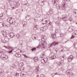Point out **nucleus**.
Segmentation results:
<instances>
[{
    "label": "nucleus",
    "instance_id": "obj_42",
    "mask_svg": "<svg viewBox=\"0 0 77 77\" xmlns=\"http://www.w3.org/2000/svg\"><path fill=\"white\" fill-rule=\"evenodd\" d=\"M23 54V56H24L25 57H26V58H29V57L27 56H26V54Z\"/></svg>",
    "mask_w": 77,
    "mask_h": 77
},
{
    "label": "nucleus",
    "instance_id": "obj_17",
    "mask_svg": "<svg viewBox=\"0 0 77 77\" xmlns=\"http://www.w3.org/2000/svg\"><path fill=\"white\" fill-rule=\"evenodd\" d=\"M73 14L74 16L75 17L77 15V10H74L73 11Z\"/></svg>",
    "mask_w": 77,
    "mask_h": 77
},
{
    "label": "nucleus",
    "instance_id": "obj_5",
    "mask_svg": "<svg viewBox=\"0 0 77 77\" xmlns=\"http://www.w3.org/2000/svg\"><path fill=\"white\" fill-rule=\"evenodd\" d=\"M46 45H47V42H45V43H39V47H42V50L45 49Z\"/></svg>",
    "mask_w": 77,
    "mask_h": 77
},
{
    "label": "nucleus",
    "instance_id": "obj_34",
    "mask_svg": "<svg viewBox=\"0 0 77 77\" xmlns=\"http://www.w3.org/2000/svg\"><path fill=\"white\" fill-rule=\"evenodd\" d=\"M23 65L24 64L23 63L21 62L19 64V66L20 67L23 66Z\"/></svg>",
    "mask_w": 77,
    "mask_h": 77
},
{
    "label": "nucleus",
    "instance_id": "obj_8",
    "mask_svg": "<svg viewBox=\"0 0 77 77\" xmlns=\"http://www.w3.org/2000/svg\"><path fill=\"white\" fill-rule=\"evenodd\" d=\"M58 44V42H54L51 44H49V47L50 48V47H53V45H57Z\"/></svg>",
    "mask_w": 77,
    "mask_h": 77
},
{
    "label": "nucleus",
    "instance_id": "obj_22",
    "mask_svg": "<svg viewBox=\"0 0 77 77\" xmlns=\"http://www.w3.org/2000/svg\"><path fill=\"white\" fill-rule=\"evenodd\" d=\"M56 58V55H54L52 56L51 57H50V59H51V60L52 59H54Z\"/></svg>",
    "mask_w": 77,
    "mask_h": 77
},
{
    "label": "nucleus",
    "instance_id": "obj_32",
    "mask_svg": "<svg viewBox=\"0 0 77 77\" xmlns=\"http://www.w3.org/2000/svg\"><path fill=\"white\" fill-rule=\"evenodd\" d=\"M15 56L16 57H21V54L17 53L16 54Z\"/></svg>",
    "mask_w": 77,
    "mask_h": 77
},
{
    "label": "nucleus",
    "instance_id": "obj_37",
    "mask_svg": "<svg viewBox=\"0 0 77 77\" xmlns=\"http://www.w3.org/2000/svg\"><path fill=\"white\" fill-rule=\"evenodd\" d=\"M5 27H7L8 28H9V27L10 26V25L9 24H5Z\"/></svg>",
    "mask_w": 77,
    "mask_h": 77
},
{
    "label": "nucleus",
    "instance_id": "obj_55",
    "mask_svg": "<svg viewBox=\"0 0 77 77\" xmlns=\"http://www.w3.org/2000/svg\"><path fill=\"white\" fill-rule=\"evenodd\" d=\"M58 51V50L57 49H56L55 50V54H56V53H57V51Z\"/></svg>",
    "mask_w": 77,
    "mask_h": 77
},
{
    "label": "nucleus",
    "instance_id": "obj_12",
    "mask_svg": "<svg viewBox=\"0 0 77 77\" xmlns=\"http://www.w3.org/2000/svg\"><path fill=\"white\" fill-rule=\"evenodd\" d=\"M65 55H64L63 57H61L59 59L60 61L63 62V59L65 58Z\"/></svg>",
    "mask_w": 77,
    "mask_h": 77
},
{
    "label": "nucleus",
    "instance_id": "obj_35",
    "mask_svg": "<svg viewBox=\"0 0 77 77\" xmlns=\"http://www.w3.org/2000/svg\"><path fill=\"white\" fill-rule=\"evenodd\" d=\"M49 12L51 14H52L53 13V10L52 9H51L49 11Z\"/></svg>",
    "mask_w": 77,
    "mask_h": 77
},
{
    "label": "nucleus",
    "instance_id": "obj_20",
    "mask_svg": "<svg viewBox=\"0 0 77 77\" xmlns=\"http://www.w3.org/2000/svg\"><path fill=\"white\" fill-rule=\"evenodd\" d=\"M4 40L5 41V42H8L9 41V38L6 36H5L4 38Z\"/></svg>",
    "mask_w": 77,
    "mask_h": 77
},
{
    "label": "nucleus",
    "instance_id": "obj_24",
    "mask_svg": "<svg viewBox=\"0 0 77 77\" xmlns=\"http://www.w3.org/2000/svg\"><path fill=\"white\" fill-rule=\"evenodd\" d=\"M4 72V70L3 69H0V75L3 74Z\"/></svg>",
    "mask_w": 77,
    "mask_h": 77
},
{
    "label": "nucleus",
    "instance_id": "obj_33",
    "mask_svg": "<svg viewBox=\"0 0 77 77\" xmlns=\"http://www.w3.org/2000/svg\"><path fill=\"white\" fill-rule=\"evenodd\" d=\"M22 24L23 26L25 27L27 25V22H26L23 21L22 22Z\"/></svg>",
    "mask_w": 77,
    "mask_h": 77
},
{
    "label": "nucleus",
    "instance_id": "obj_29",
    "mask_svg": "<svg viewBox=\"0 0 77 77\" xmlns=\"http://www.w3.org/2000/svg\"><path fill=\"white\" fill-rule=\"evenodd\" d=\"M52 37L53 38V39H55V38H56V34H52Z\"/></svg>",
    "mask_w": 77,
    "mask_h": 77
},
{
    "label": "nucleus",
    "instance_id": "obj_21",
    "mask_svg": "<svg viewBox=\"0 0 77 77\" xmlns=\"http://www.w3.org/2000/svg\"><path fill=\"white\" fill-rule=\"evenodd\" d=\"M4 47L5 48H7V49H12L13 48L12 47H10L9 46H4Z\"/></svg>",
    "mask_w": 77,
    "mask_h": 77
},
{
    "label": "nucleus",
    "instance_id": "obj_13",
    "mask_svg": "<svg viewBox=\"0 0 77 77\" xmlns=\"http://www.w3.org/2000/svg\"><path fill=\"white\" fill-rule=\"evenodd\" d=\"M18 6L17 5H14V6H11V10H13V9H14L15 8H18Z\"/></svg>",
    "mask_w": 77,
    "mask_h": 77
},
{
    "label": "nucleus",
    "instance_id": "obj_61",
    "mask_svg": "<svg viewBox=\"0 0 77 77\" xmlns=\"http://www.w3.org/2000/svg\"><path fill=\"white\" fill-rule=\"evenodd\" d=\"M42 3H43V4H44V1H42Z\"/></svg>",
    "mask_w": 77,
    "mask_h": 77
},
{
    "label": "nucleus",
    "instance_id": "obj_54",
    "mask_svg": "<svg viewBox=\"0 0 77 77\" xmlns=\"http://www.w3.org/2000/svg\"><path fill=\"white\" fill-rule=\"evenodd\" d=\"M74 32H75V33H74L75 35H76V33H77V30H75V31H74Z\"/></svg>",
    "mask_w": 77,
    "mask_h": 77
},
{
    "label": "nucleus",
    "instance_id": "obj_56",
    "mask_svg": "<svg viewBox=\"0 0 77 77\" xmlns=\"http://www.w3.org/2000/svg\"><path fill=\"white\" fill-rule=\"evenodd\" d=\"M55 63H56V64L58 63V61H55Z\"/></svg>",
    "mask_w": 77,
    "mask_h": 77
},
{
    "label": "nucleus",
    "instance_id": "obj_28",
    "mask_svg": "<svg viewBox=\"0 0 77 77\" xmlns=\"http://www.w3.org/2000/svg\"><path fill=\"white\" fill-rule=\"evenodd\" d=\"M44 56H45V53L43 52V53H42L41 54V58H43Z\"/></svg>",
    "mask_w": 77,
    "mask_h": 77
},
{
    "label": "nucleus",
    "instance_id": "obj_58",
    "mask_svg": "<svg viewBox=\"0 0 77 77\" xmlns=\"http://www.w3.org/2000/svg\"><path fill=\"white\" fill-rule=\"evenodd\" d=\"M60 49H61V50H62L61 51H63V48H61Z\"/></svg>",
    "mask_w": 77,
    "mask_h": 77
},
{
    "label": "nucleus",
    "instance_id": "obj_53",
    "mask_svg": "<svg viewBox=\"0 0 77 77\" xmlns=\"http://www.w3.org/2000/svg\"><path fill=\"white\" fill-rule=\"evenodd\" d=\"M47 15H51V14H50V13L49 11V12H48L47 13Z\"/></svg>",
    "mask_w": 77,
    "mask_h": 77
},
{
    "label": "nucleus",
    "instance_id": "obj_63",
    "mask_svg": "<svg viewBox=\"0 0 77 77\" xmlns=\"http://www.w3.org/2000/svg\"><path fill=\"white\" fill-rule=\"evenodd\" d=\"M19 69H20V71H22V70H21V68H19Z\"/></svg>",
    "mask_w": 77,
    "mask_h": 77
},
{
    "label": "nucleus",
    "instance_id": "obj_44",
    "mask_svg": "<svg viewBox=\"0 0 77 77\" xmlns=\"http://www.w3.org/2000/svg\"><path fill=\"white\" fill-rule=\"evenodd\" d=\"M64 36V34L62 33H61L60 34V36L61 37H62V36Z\"/></svg>",
    "mask_w": 77,
    "mask_h": 77
},
{
    "label": "nucleus",
    "instance_id": "obj_60",
    "mask_svg": "<svg viewBox=\"0 0 77 77\" xmlns=\"http://www.w3.org/2000/svg\"><path fill=\"white\" fill-rule=\"evenodd\" d=\"M65 2H66V1H67V2H69V1H70V0H64Z\"/></svg>",
    "mask_w": 77,
    "mask_h": 77
},
{
    "label": "nucleus",
    "instance_id": "obj_48",
    "mask_svg": "<svg viewBox=\"0 0 77 77\" xmlns=\"http://www.w3.org/2000/svg\"><path fill=\"white\" fill-rule=\"evenodd\" d=\"M42 29H43V30H46V29H45V28H44V27H41L40 28V30H42Z\"/></svg>",
    "mask_w": 77,
    "mask_h": 77
},
{
    "label": "nucleus",
    "instance_id": "obj_31",
    "mask_svg": "<svg viewBox=\"0 0 77 77\" xmlns=\"http://www.w3.org/2000/svg\"><path fill=\"white\" fill-rule=\"evenodd\" d=\"M73 46L74 47V48H77V42H75L74 45H73Z\"/></svg>",
    "mask_w": 77,
    "mask_h": 77
},
{
    "label": "nucleus",
    "instance_id": "obj_4",
    "mask_svg": "<svg viewBox=\"0 0 77 77\" xmlns=\"http://www.w3.org/2000/svg\"><path fill=\"white\" fill-rule=\"evenodd\" d=\"M7 21L8 23H9L10 24H15V19L12 17L8 18L7 20Z\"/></svg>",
    "mask_w": 77,
    "mask_h": 77
},
{
    "label": "nucleus",
    "instance_id": "obj_7",
    "mask_svg": "<svg viewBox=\"0 0 77 77\" xmlns=\"http://www.w3.org/2000/svg\"><path fill=\"white\" fill-rule=\"evenodd\" d=\"M42 41L40 42V43H45L46 42L45 41L47 40V37L45 36H42L41 37Z\"/></svg>",
    "mask_w": 77,
    "mask_h": 77
},
{
    "label": "nucleus",
    "instance_id": "obj_50",
    "mask_svg": "<svg viewBox=\"0 0 77 77\" xmlns=\"http://www.w3.org/2000/svg\"><path fill=\"white\" fill-rule=\"evenodd\" d=\"M16 51V52L19 51L17 52V53H20V52L21 51L20 50L18 49Z\"/></svg>",
    "mask_w": 77,
    "mask_h": 77
},
{
    "label": "nucleus",
    "instance_id": "obj_11",
    "mask_svg": "<svg viewBox=\"0 0 77 77\" xmlns=\"http://www.w3.org/2000/svg\"><path fill=\"white\" fill-rule=\"evenodd\" d=\"M8 36L10 37L11 38H12L13 37L15 36V35L14 33L13 32H11L9 34V35H8Z\"/></svg>",
    "mask_w": 77,
    "mask_h": 77
},
{
    "label": "nucleus",
    "instance_id": "obj_57",
    "mask_svg": "<svg viewBox=\"0 0 77 77\" xmlns=\"http://www.w3.org/2000/svg\"><path fill=\"white\" fill-rule=\"evenodd\" d=\"M36 38H37V35H35V36L34 37L35 39H36Z\"/></svg>",
    "mask_w": 77,
    "mask_h": 77
},
{
    "label": "nucleus",
    "instance_id": "obj_3",
    "mask_svg": "<svg viewBox=\"0 0 77 77\" xmlns=\"http://www.w3.org/2000/svg\"><path fill=\"white\" fill-rule=\"evenodd\" d=\"M69 17H70V14H69L66 17H65L63 18L64 21L66 22L68 20L69 21H72V18L71 17L69 18Z\"/></svg>",
    "mask_w": 77,
    "mask_h": 77
},
{
    "label": "nucleus",
    "instance_id": "obj_38",
    "mask_svg": "<svg viewBox=\"0 0 77 77\" xmlns=\"http://www.w3.org/2000/svg\"><path fill=\"white\" fill-rule=\"evenodd\" d=\"M63 63H62V62H61V61H60L58 63V65H59V66H60L62 65Z\"/></svg>",
    "mask_w": 77,
    "mask_h": 77
},
{
    "label": "nucleus",
    "instance_id": "obj_36",
    "mask_svg": "<svg viewBox=\"0 0 77 77\" xmlns=\"http://www.w3.org/2000/svg\"><path fill=\"white\" fill-rule=\"evenodd\" d=\"M16 37H17V38H19L21 37V36L19 34H17L16 35Z\"/></svg>",
    "mask_w": 77,
    "mask_h": 77
},
{
    "label": "nucleus",
    "instance_id": "obj_59",
    "mask_svg": "<svg viewBox=\"0 0 77 77\" xmlns=\"http://www.w3.org/2000/svg\"><path fill=\"white\" fill-rule=\"evenodd\" d=\"M27 17H29V18H31V16L29 15L27 16Z\"/></svg>",
    "mask_w": 77,
    "mask_h": 77
},
{
    "label": "nucleus",
    "instance_id": "obj_10",
    "mask_svg": "<svg viewBox=\"0 0 77 77\" xmlns=\"http://www.w3.org/2000/svg\"><path fill=\"white\" fill-rule=\"evenodd\" d=\"M73 59V56L72 55H70L68 57V58H67V59L69 62H71L72 61Z\"/></svg>",
    "mask_w": 77,
    "mask_h": 77
},
{
    "label": "nucleus",
    "instance_id": "obj_27",
    "mask_svg": "<svg viewBox=\"0 0 77 77\" xmlns=\"http://www.w3.org/2000/svg\"><path fill=\"white\" fill-rule=\"evenodd\" d=\"M37 27H38V26H37V25L36 24H35L34 25V30H37L38 28H37Z\"/></svg>",
    "mask_w": 77,
    "mask_h": 77
},
{
    "label": "nucleus",
    "instance_id": "obj_46",
    "mask_svg": "<svg viewBox=\"0 0 77 77\" xmlns=\"http://www.w3.org/2000/svg\"><path fill=\"white\" fill-rule=\"evenodd\" d=\"M19 73H16L15 74V76H17V77H18V76H19Z\"/></svg>",
    "mask_w": 77,
    "mask_h": 77
},
{
    "label": "nucleus",
    "instance_id": "obj_19",
    "mask_svg": "<svg viewBox=\"0 0 77 77\" xmlns=\"http://www.w3.org/2000/svg\"><path fill=\"white\" fill-rule=\"evenodd\" d=\"M1 32L3 36H7V33L6 32H5L4 31H2Z\"/></svg>",
    "mask_w": 77,
    "mask_h": 77
},
{
    "label": "nucleus",
    "instance_id": "obj_49",
    "mask_svg": "<svg viewBox=\"0 0 77 77\" xmlns=\"http://www.w3.org/2000/svg\"><path fill=\"white\" fill-rule=\"evenodd\" d=\"M13 50H14V49H12L11 50L9 51L8 52V53H12V51H13Z\"/></svg>",
    "mask_w": 77,
    "mask_h": 77
},
{
    "label": "nucleus",
    "instance_id": "obj_30",
    "mask_svg": "<svg viewBox=\"0 0 77 77\" xmlns=\"http://www.w3.org/2000/svg\"><path fill=\"white\" fill-rule=\"evenodd\" d=\"M43 60L45 63H46V62H47V61H48V58H45L43 59Z\"/></svg>",
    "mask_w": 77,
    "mask_h": 77
},
{
    "label": "nucleus",
    "instance_id": "obj_18",
    "mask_svg": "<svg viewBox=\"0 0 77 77\" xmlns=\"http://www.w3.org/2000/svg\"><path fill=\"white\" fill-rule=\"evenodd\" d=\"M5 17V14H1L0 15V19H3Z\"/></svg>",
    "mask_w": 77,
    "mask_h": 77
},
{
    "label": "nucleus",
    "instance_id": "obj_47",
    "mask_svg": "<svg viewBox=\"0 0 77 77\" xmlns=\"http://www.w3.org/2000/svg\"><path fill=\"white\" fill-rule=\"evenodd\" d=\"M1 42H2V43H5L6 42V41L5 40H1Z\"/></svg>",
    "mask_w": 77,
    "mask_h": 77
},
{
    "label": "nucleus",
    "instance_id": "obj_40",
    "mask_svg": "<svg viewBox=\"0 0 77 77\" xmlns=\"http://www.w3.org/2000/svg\"><path fill=\"white\" fill-rule=\"evenodd\" d=\"M64 17H63L62 18H61L60 17H58V20H59L60 21H61L62 20H63V18Z\"/></svg>",
    "mask_w": 77,
    "mask_h": 77
},
{
    "label": "nucleus",
    "instance_id": "obj_39",
    "mask_svg": "<svg viewBox=\"0 0 77 77\" xmlns=\"http://www.w3.org/2000/svg\"><path fill=\"white\" fill-rule=\"evenodd\" d=\"M15 67V65H13V66L11 67V69H14Z\"/></svg>",
    "mask_w": 77,
    "mask_h": 77
},
{
    "label": "nucleus",
    "instance_id": "obj_64",
    "mask_svg": "<svg viewBox=\"0 0 77 77\" xmlns=\"http://www.w3.org/2000/svg\"><path fill=\"white\" fill-rule=\"evenodd\" d=\"M36 77H39V76L38 75H37Z\"/></svg>",
    "mask_w": 77,
    "mask_h": 77
},
{
    "label": "nucleus",
    "instance_id": "obj_43",
    "mask_svg": "<svg viewBox=\"0 0 77 77\" xmlns=\"http://www.w3.org/2000/svg\"><path fill=\"white\" fill-rule=\"evenodd\" d=\"M31 50L32 51H35V50H36V48H32V49H31Z\"/></svg>",
    "mask_w": 77,
    "mask_h": 77
},
{
    "label": "nucleus",
    "instance_id": "obj_26",
    "mask_svg": "<svg viewBox=\"0 0 77 77\" xmlns=\"http://www.w3.org/2000/svg\"><path fill=\"white\" fill-rule=\"evenodd\" d=\"M33 60L35 62H37V61H38V58L37 57H34L33 58Z\"/></svg>",
    "mask_w": 77,
    "mask_h": 77
},
{
    "label": "nucleus",
    "instance_id": "obj_62",
    "mask_svg": "<svg viewBox=\"0 0 77 77\" xmlns=\"http://www.w3.org/2000/svg\"><path fill=\"white\" fill-rule=\"evenodd\" d=\"M7 77H12V76H7Z\"/></svg>",
    "mask_w": 77,
    "mask_h": 77
},
{
    "label": "nucleus",
    "instance_id": "obj_14",
    "mask_svg": "<svg viewBox=\"0 0 77 77\" xmlns=\"http://www.w3.org/2000/svg\"><path fill=\"white\" fill-rule=\"evenodd\" d=\"M55 75H61V73H59V72L55 73H53L51 74V75L52 77H54Z\"/></svg>",
    "mask_w": 77,
    "mask_h": 77
},
{
    "label": "nucleus",
    "instance_id": "obj_15",
    "mask_svg": "<svg viewBox=\"0 0 77 77\" xmlns=\"http://www.w3.org/2000/svg\"><path fill=\"white\" fill-rule=\"evenodd\" d=\"M55 23L57 25V26H60L61 23L59 21H57L56 22H55Z\"/></svg>",
    "mask_w": 77,
    "mask_h": 77
},
{
    "label": "nucleus",
    "instance_id": "obj_52",
    "mask_svg": "<svg viewBox=\"0 0 77 77\" xmlns=\"http://www.w3.org/2000/svg\"><path fill=\"white\" fill-rule=\"evenodd\" d=\"M59 31V29L57 30V29H55V32L56 33H58V31Z\"/></svg>",
    "mask_w": 77,
    "mask_h": 77
},
{
    "label": "nucleus",
    "instance_id": "obj_41",
    "mask_svg": "<svg viewBox=\"0 0 77 77\" xmlns=\"http://www.w3.org/2000/svg\"><path fill=\"white\" fill-rule=\"evenodd\" d=\"M35 72H36V73H38V72H39V69H38L36 68L35 69Z\"/></svg>",
    "mask_w": 77,
    "mask_h": 77
},
{
    "label": "nucleus",
    "instance_id": "obj_25",
    "mask_svg": "<svg viewBox=\"0 0 77 77\" xmlns=\"http://www.w3.org/2000/svg\"><path fill=\"white\" fill-rule=\"evenodd\" d=\"M3 26H5V24L2 22L0 23V27H3Z\"/></svg>",
    "mask_w": 77,
    "mask_h": 77
},
{
    "label": "nucleus",
    "instance_id": "obj_2",
    "mask_svg": "<svg viewBox=\"0 0 77 77\" xmlns=\"http://www.w3.org/2000/svg\"><path fill=\"white\" fill-rule=\"evenodd\" d=\"M43 24H46V26H45L44 27V28H45V29H47V28L49 27L50 28V26H51V23L50 21H47V20H44L43 19L42 20Z\"/></svg>",
    "mask_w": 77,
    "mask_h": 77
},
{
    "label": "nucleus",
    "instance_id": "obj_51",
    "mask_svg": "<svg viewBox=\"0 0 77 77\" xmlns=\"http://www.w3.org/2000/svg\"><path fill=\"white\" fill-rule=\"evenodd\" d=\"M74 35H72V36L71 37V38H70V39H73V38H74Z\"/></svg>",
    "mask_w": 77,
    "mask_h": 77
},
{
    "label": "nucleus",
    "instance_id": "obj_16",
    "mask_svg": "<svg viewBox=\"0 0 77 77\" xmlns=\"http://www.w3.org/2000/svg\"><path fill=\"white\" fill-rule=\"evenodd\" d=\"M22 74L24 76V77H26L27 75V73L26 72H22Z\"/></svg>",
    "mask_w": 77,
    "mask_h": 77
},
{
    "label": "nucleus",
    "instance_id": "obj_23",
    "mask_svg": "<svg viewBox=\"0 0 77 77\" xmlns=\"http://www.w3.org/2000/svg\"><path fill=\"white\" fill-rule=\"evenodd\" d=\"M73 26H71L70 27H69L68 29V31L69 32H72V29H73Z\"/></svg>",
    "mask_w": 77,
    "mask_h": 77
},
{
    "label": "nucleus",
    "instance_id": "obj_9",
    "mask_svg": "<svg viewBox=\"0 0 77 77\" xmlns=\"http://www.w3.org/2000/svg\"><path fill=\"white\" fill-rule=\"evenodd\" d=\"M0 57L1 59H3V60H6L8 59V56L4 54H2Z\"/></svg>",
    "mask_w": 77,
    "mask_h": 77
},
{
    "label": "nucleus",
    "instance_id": "obj_6",
    "mask_svg": "<svg viewBox=\"0 0 77 77\" xmlns=\"http://www.w3.org/2000/svg\"><path fill=\"white\" fill-rule=\"evenodd\" d=\"M66 73L67 75H69L70 77H72L74 75L73 73L71 72V70L69 69H68L66 72Z\"/></svg>",
    "mask_w": 77,
    "mask_h": 77
},
{
    "label": "nucleus",
    "instance_id": "obj_45",
    "mask_svg": "<svg viewBox=\"0 0 77 77\" xmlns=\"http://www.w3.org/2000/svg\"><path fill=\"white\" fill-rule=\"evenodd\" d=\"M23 71H25L26 70V68L24 67L22 68Z\"/></svg>",
    "mask_w": 77,
    "mask_h": 77
},
{
    "label": "nucleus",
    "instance_id": "obj_1",
    "mask_svg": "<svg viewBox=\"0 0 77 77\" xmlns=\"http://www.w3.org/2000/svg\"><path fill=\"white\" fill-rule=\"evenodd\" d=\"M57 1L58 0H52V3L53 6H56L57 9H60V10L65 9V5H66V2H63L62 5L60 6V4H57Z\"/></svg>",
    "mask_w": 77,
    "mask_h": 77
}]
</instances>
